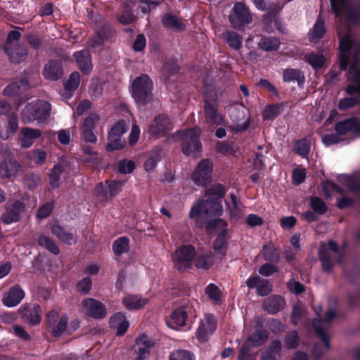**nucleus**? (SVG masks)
<instances>
[{"mask_svg": "<svg viewBox=\"0 0 360 360\" xmlns=\"http://www.w3.org/2000/svg\"><path fill=\"white\" fill-rule=\"evenodd\" d=\"M30 87L28 82L22 79L18 82L11 83L4 90V94L6 96H15L27 90Z\"/></svg>", "mask_w": 360, "mask_h": 360, "instance_id": "72a5a7b5", "label": "nucleus"}, {"mask_svg": "<svg viewBox=\"0 0 360 360\" xmlns=\"http://www.w3.org/2000/svg\"><path fill=\"white\" fill-rule=\"evenodd\" d=\"M172 124L166 115H162L154 119L151 123L149 132L153 136H161L172 129Z\"/></svg>", "mask_w": 360, "mask_h": 360, "instance_id": "412c9836", "label": "nucleus"}, {"mask_svg": "<svg viewBox=\"0 0 360 360\" xmlns=\"http://www.w3.org/2000/svg\"><path fill=\"white\" fill-rule=\"evenodd\" d=\"M153 343L146 335H141L136 340V352L137 353V360H143L149 354L150 348Z\"/></svg>", "mask_w": 360, "mask_h": 360, "instance_id": "bb28decb", "label": "nucleus"}, {"mask_svg": "<svg viewBox=\"0 0 360 360\" xmlns=\"http://www.w3.org/2000/svg\"><path fill=\"white\" fill-rule=\"evenodd\" d=\"M195 255V249L192 245H182L178 248L173 255L175 267L179 270L188 268L192 264Z\"/></svg>", "mask_w": 360, "mask_h": 360, "instance_id": "9d476101", "label": "nucleus"}, {"mask_svg": "<svg viewBox=\"0 0 360 360\" xmlns=\"http://www.w3.org/2000/svg\"><path fill=\"white\" fill-rule=\"evenodd\" d=\"M247 285L250 288H256L257 294L261 296H266L271 291V285L269 281L261 279L259 276L250 278L247 281Z\"/></svg>", "mask_w": 360, "mask_h": 360, "instance_id": "cd10ccee", "label": "nucleus"}, {"mask_svg": "<svg viewBox=\"0 0 360 360\" xmlns=\"http://www.w3.org/2000/svg\"><path fill=\"white\" fill-rule=\"evenodd\" d=\"M162 22L165 25L178 30L184 28V25L179 19L170 15H165L162 19Z\"/></svg>", "mask_w": 360, "mask_h": 360, "instance_id": "6e6d98bb", "label": "nucleus"}, {"mask_svg": "<svg viewBox=\"0 0 360 360\" xmlns=\"http://www.w3.org/2000/svg\"><path fill=\"white\" fill-rule=\"evenodd\" d=\"M226 226V221L221 219H215L209 223V228L210 229H214L220 233V236L215 240L214 248V250L221 255H224L226 250V245L224 239Z\"/></svg>", "mask_w": 360, "mask_h": 360, "instance_id": "a211bd4d", "label": "nucleus"}, {"mask_svg": "<svg viewBox=\"0 0 360 360\" xmlns=\"http://www.w3.org/2000/svg\"><path fill=\"white\" fill-rule=\"evenodd\" d=\"M169 360H193V356L188 351L177 350L170 355Z\"/></svg>", "mask_w": 360, "mask_h": 360, "instance_id": "774afa93", "label": "nucleus"}, {"mask_svg": "<svg viewBox=\"0 0 360 360\" xmlns=\"http://www.w3.org/2000/svg\"><path fill=\"white\" fill-rule=\"evenodd\" d=\"M110 324L117 328V333L119 335H122L129 326V321L126 319L122 313H117L110 319Z\"/></svg>", "mask_w": 360, "mask_h": 360, "instance_id": "c9c22d12", "label": "nucleus"}, {"mask_svg": "<svg viewBox=\"0 0 360 360\" xmlns=\"http://www.w3.org/2000/svg\"><path fill=\"white\" fill-rule=\"evenodd\" d=\"M75 60L84 74H89L92 69L91 56L89 51L84 49L74 53Z\"/></svg>", "mask_w": 360, "mask_h": 360, "instance_id": "c756f323", "label": "nucleus"}, {"mask_svg": "<svg viewBox=\"0 0 360 360\" xmlns=\"http://www.w3.org/2000/svg\"><path fill=\"white\" fill-rule=\"evenodd\" d=\"M51 105L44 101L39 100L26 105L22 112V120L29 124L37 120L39 123L46 121L50 115Z\"/></svg>", "mask_w": 360, "mask_h": 360, "instance_id": "20e7f679", "label": "nucleus"}, {"mask_svg": "<svg viewBox=\"0 0 360 360\" xmlns=\"http://www.w3.org/2000/svg\"><path fill=\"white\" fill-rule=\"evenodd\" d=\"M224 188L221 185L213 186L205 195L191 210L189 216L194 218L200 216L219 215L222 212L221 198L224 195Z\"/></svg>", "mask_w": 360, "mask_h": 360, "instance_id": "f03ea898", "label": "nucleus"}, {"mask_svg": "<svg viewBox=\"0 0 360 360\" xmlns=\"http://www.w3.org/2000/svg\"><path fill=\"white\" fill-rule=\"evenodd\" d=\"M205 293L214 302H219L221 300V292L219 288L213 283L207 286Z\"/></svg>", "mask_w": 360, "mask_h": 360, "instance_id": "864d4df0", "label": "nucleus"}, {"mask_svg": "<svg viewBox=\"0 0 360 360\" xmlns=\"http://www.w3.org/2000/svg\"><path fill=\"white\" fill-rule=\"evenodd\" d=\"M309 143L306 139L299 140L295 143V152L303 158H307L309 152Z\"/></svg>", "mask_w": 360, "mask_h": 360, "instance_id": "13d9d810", "label": "nucleus"}, {"mask_svg": "<svg viewBox=\"0 0 360 360\" xmlns=\"http://www.w3.org/2000/svg\"><path fill=\"white\" fill-rule=\"evenodd\" d=\"M89 94L90 96L94 99H97L102 95V84L98 79H95L92 81L89 86Z\"/></svg>", "mask_w": 360, "mask_h": 360, "instance_id": "4d7b16f0", "label": "nucleus"}, {"mask_svg": "<svg viewBox=\"0 0 360 360\" xmlns=\"http://www.w3.org/2000/svg\"><path fill=\"white\" fill-rule=\"evenodd\" d=\"M62 75V67L59 62L51 61L44 69V77L50 80H57Z\"/></svg>", "mask_w": 360, "mask_h": 360, "instance_id": "f704fd0d", "label": "nucleus"}, {"mask_svg": "<svg viewBox=\"0 0 360 360\" xmlns=\"http://www.w3.org/2000/svg\"><path fill=\"white\" fill-rule=\"evenodd\" d=\"M68 321V319L65 315H63L60 317L57 325L53 328L52 333L53 336H60L65 331Z\"/></svg>", "mask_w": 360, "mask_h": 360, "instance_id": "680f3d73", "label": "nucleus"}, {"mask_svg": "<svg viewBox=\"0 0 360 360\" xmlns=\"http://www.w3.org/2000/svg\"><path fill=\"white\" fill-rule=\"evenodd\" d=\"M263 305L268 312L275 314L283 308L285 301L281 296H273L266 299Z\"/></svg>", "mask_w": 360, "mask_h": 360, "instance_id": "e433bc0d", "label": "nucleus"}, {"mask_svg": "<svg viewBox=\"0 0 360 360\" xmlns=\"http://www.w3.org/2000/svg\"><path fill=\"white\" fill-rule=\"evenodd\" d=\"M222 39L229 44V46L238 50L242 44L243 38L234 32H225L222 34Z\"/></svg>", "mask_w": 360, "mask_h": 360, "instance_id": "58836bf2", "label": "nucleus"}, {"mask_svg": "<svg viewBox=\"0 0 360 360\" xmlns=\"http://www.w3.org/2000/svg\"><path fill=\"white\" fill-rule=\"evenodd\" d=\"M325 33L323 20L319 17L316 23L309 33V38L311 41H315L322 38Z\"/></svg>", "mask_w": 360, "mask_h": 360, "instance_id": "ea45409f", "label": "nucleus"}, {"mask_svg": "<svg viewBox=\"0 0 360 360\" xmlns=\"http://www.w3.org/2000/svg\"><path fill=\"white\" fill-rule=\"evenodd\" d=\"M112 250L115 255H120L129 250V240L123 236L117 238L112 244Z\"/></svg>", "mask_w": 360, "mask_h": 360, "instance_id": "c03bdc74", "label": "nucleus"}, {"mask_svg": "<svg viewBox=\"0 0 360 360\" xmlns=\"http://www.w3.org/2000/svg\"><path fill=\"white\" fill-rule=\"evenodd\" d=\"M24 297V291L18 285H15L4 295L2 300L5 306L13 307L18 304Z\"/></svg>", "mask_w": 360, "mask_h": 360, "instance_id": "b1692460", "label": "nucleus"}, {"mask_svg": "<svg viewBox=\"0 0 360 360\" xmlns=\"http://www.w3.org/2000/svg\"><path fill=\"white\" fill-rule=\"evenodd\" d=\"M127 124L122 120L115 123L108 134V143L106 150L109 152L119 150L125 145V141L122 139V136L126 132Z\"/></svg>", "mask_w": 360, "mask_h": 360, "instance_id": "1a4fd4ad", "label": "nucleus"}, {"mask_svg": "<svg viewBox=\"0 0 360 360\" xmlns=\"http://www.w3.org/2000/svg\"><path fill=\"white\" fill-rule=\"evenodd\" d=\"M80 83V75L78 72H73L69 77V79L65 83V90L62 96L65 98H70L72 93L77 89Z\"/></svg>", "mask_w": 360, "mask_h": 360, "instance_id": "473e14b6", "label": "nucleus"}, {"mask_svg": "<svg viewBox=\"0 0 360 360\" xmlns=\"http://www.w3.org/2000/svg\"><path fill=\"white\" fill-rule=\"evenodd\" d=\"M229 20L236 29H240L252 22V18L246 6L242 3H236L229 15Z\"/></svg>", "mask_w": 360, "mask_h": 360, "instance_id": "9b49d317", "label": "nucleus"}, {"mask_svg": "<svg viewBox=\"0 0 360 360\" xmlns=\"http://www.w3.org/2000/svg\"><path fill=\"white\" fill-rule=\"evenodd\" d=\"M41 135V131L37 129L30 127L22 128L18 136V142L22 148L31 147L34 141L39 138Z\"/></svg>", "mask_w": 360, "mask_h": 360, "instance_id": "5701e85b", "label": "nucleus"}, {"mask_svg": "<svg viewBox=\"0 0 360 360\" xmlns=\"http://www.w3.org/2000/svg\"><path fill=\"white\" fill-rule=\"evenodd\" d=\"M63 171V168L60 165H56L49 174V184L52 188H56L59 186L60 176Z\"/></svg>", "mask_w": 360, "mask_h": 360, "instance_id": "09e8293b", "label": "nucleus"}, {"mask_svg": "<svg viewBox=\"0 0 360 360\" xmlns=\"http://www.w3.org/2000/svg\"><path fill=\"white\" fill-rule=\"evenodd\" d=\"M262 254L266 260L276 262L278 260V253L274 245L267 244L264 245Z\"/></svg>", "mask_w": 360, "mask_h": 360, "instance_id": "3c124183", "label": "nucleus"}, {"mask_svg": "<svg viewBox=\"0 0 360 360\" xmlns=\"http://www.w3.org/2000/svg\"><path fill=\"white\" fill-rule=\"evenodd\" d=\"M91 279L89 277H85L77 283V288L79 292L87 294L91 289Z\"/></svg>", "mask_w": 360, "mask_h": 360, "instance_id": "338daca9", "label": "nucleus"}, {"mask_svg": "<svg viewBox=\"0 0 360 360\" xmlns=\"http://www.w3.org/2000/svg\"><path fill=\"white\" fill-rule=\"evenodd\" d=\"M281 107L278 105H271L266 107L263 111L262 115L264 120H272L281 113Z\"/></svg>", "mask_w": 360, "mask_h": 360, "instance_id": "bf43d9fd", "label": "nucleus"}, {"mask_svg": "<svg viewBox=\"0 0 360 360\" xmlns=\"http://www.w3.org/2000/svg\"><path fill=\"white\" fill-rule=\"evenodd\" d=\"M135 164L132 160H123L118 163L117 169L120 173L129 174L133 172Z\"/></svg>", "mask_w": 360, "mask_h": 360, "instance_id": "e2e57ef3", "label": "nucleus"}, {"mask_svg": "<svg viewBox=\"0 0 360 360\" xmlns=\"http://www.w3.org/2000/svg\"><path fill=\"white\" fill-rule=\"evenodd\" d=\"M305 59L315 70L323 68L326 63V57L321 53H309L305 56Z\"/></svg>", "mask_w": 360, "mask_h": 360, "instance_id": "79ce46f5", "label": "nucleus"}, {"mask_svg": "<svg viewBox=\"0 0 360 360\" xmlns=\"http://www.w3.org/2000/svg\"><path fill=\"white\" fill-rule=\"evenodd\" d=\"M213 264V259L211 255H198L195 260V266L199 269H209Z\"/></svg>", "mask_w": 360, "mask_h": 360, "instance_id": "5fc2aeb1", "label": "nucleus"}, {"mask_svg": "<svg viewBox=\"0 0 360 360\" xmlns=\"http://www.w3.org/2000/svg\"><path fill=\"white\" fill-rule=\"evenodd\" d=\"M200 134L201 129L198 127L177 132V136L182 140V151L184 154L195 155L200 151L201 143L198 140Z\"/></svg>", "mask_w": 360, "mask_h": 360, "instance_id": "423d86ee", "label": "nucleus"}, {"mask_svg": "<svg viewBox=\"0 0 360 360\" xmlns=\"http://www.w3.org/2000/svg\"><path fill=\"white\" fill-rule=\"evenodd\" d=\"M338 181L340 183L348 188V189L354 191H356L359 185V182L354 176L346 174L339 175Z\"/></svg>", "mask_w": 360, "mask_h": 360, "instance_id": "603ef678", "label": "nucleus"}, {"mask_svg": "<svg viewBox=\"0 0 360 360\" xmlns=\"http://www.w3.org/2000/svg\"><path fill=\"white\" fill-rule=\"evenodd\" d=\"M340 37V67L342 69L349 68L347 79L350 82L347 86V91L351 96L341 99L339 102V108L341 110H346L353 106L357 101L352 96L360 94V63L356 57L350 60L349 54L352 52L360 51V44L357 41L350 31L343 32L338 30Z\"/></svg>", "mask_w": 360, "mask_h": 360, "instance_id": "f257e3e1", "label": "nucleus"}, {"mask_svg": "<svg viewBox=\"0 0 360 360\" xmlns=\"http://www.w3.org/2000/svg\"><path fill=\"white\" fill-rule=\"evenodd\" d=\"M131 94L139 108L149 103L153 99V82L146 75L136 77L131 84Z\"/></svg>", "mask_w": 360, "mask_h": 360, "instance_id": "7ed1b4c3", "label": "nucleus"}, {"mask_svg": "<svg viewBox=\"0 0 360 360\" xmlns=\"http://www.w3.org/2000/svg\"><path fill=\"white\" fill-rule=\"evenodd\" d=\"M212 162L208 159L202 160L192 174V180L198 186H206L210 181Z\"/></svg>", "mask_w": 360, "mask_h": 360, "instance_id": "ddd939ff", "label": "nucleus"}, {"mask_svg": "<svg viewBox=\"0 0 360 360\" xmlns=\"http://www.w3.org/2000/svg\"><path fill=\"white\" fill-rule=\"evenodd\" d=\"M280 45V41L278 38L271 37H264L261 39L258 46L262 49L269 51L277 50Z\"/></svg>", "mask_w": 360, "mask_h": 360, "instance_id": "37998d69", "label": "nucleus"}, {"mask_svg": "<svg viewBox=\"0 0 360 360\" xmlns=\"http://www.w3.org/2000/svg\"><path fill=\"white\" fill-rule=\"evenodd\" d=\"M335 316V312L333 309H329L326 314V317L324 321L321 319L320 318L316 319L314 320L312 325L314 328L316 333L321 337L323 341V347L324 349H329V343L328 340L327 335L324 333L323 326L332 320ZM322 347V345H316L314 347V354L316 356H320L321 352H319V347Z\"/></svg>", "mask_w": 360, "mask_h": 360, "instance_id": "2eb2a0df", "label": "nucleus"}, {"mask_svg": "<svg viewBox=\"0 0 360 360\" xmlns=\"http://www.w3.org/2000/svg\"><path fill=\"white\" fill-rule=\"evenodd\" d=\"M51 232L64 243L71 245L77 241V237L74 233L68 231L57 224L52 225Z\"/></svg>", "mask_w": 360, "mask_h": 360, "instance_id": "7c9ffc66", "label": "nucleus"}, {"mask_svg": "<svg viewBox=\"0 0 360 360\" xmlns=\"http://www.w3.org/2000/svg\"><path fill=\"white\" fill-rule=\"evenodd\" d=\"M342 252L337 245L330 240L328 244L322 243L319 250V257L325 271H328L335 263L340 262Z\"/></svg>", "mask_w": 360, "mask_h": 360, "instance_id": "6e6552de", "label": "nucleus"}, {"mask_svg": "<svg viewBox=\"0 0 360 360\" xmlns=\"http://www.w3.org/2000/svg\"><path fill=\"white\" fill-rule=\"evenodd\" d=\"M281 348V342H274L269 349L262 354V360H276V356L278 355Z\"/></svg>", "mask_w": 360, "mask_h": 360, "instance_id": "8fccbe9b", "label": "nucleus"}, {"mask_svg": "<svg viewBox=\"0 0 360 360\" xmlns=\"http://www.w3.org/2000/svg\"><path fill=\"white\" fill-rule=\"evenodd\" d=\"M107 187L105 193H103V184H98L96 188V191L98 194H101L103 198H107V192H108L110 197L116 195L122 189V187L124 184V181H106Z\"/></svg>", "mask_w": 360, "mask_h": 360, "instance_id": "a878e982", "label": "nucleus"}, {"mask_svg": "<svg viewBox=\"0 0 360 360\" xmlns=\"http://www.w3.org/2000/svg\"><path fill=\"white\" fill-rule=\"evenodd\" d=\"M219 105L215 98H210L206 96L204 104L205 119L206 122L213 124L219 125L224 122V117L219 112Z\"/></svg>", "mask_w": 360, "mask_h": 360, "instance_id": "f8f14e48", "label": "nucleus"}, {"mask_svg": "<svg viewBox=\"0 0 360 360\" xmlns=\"http://www.w3.org/2000/svg\"><path fill=\"white\" fill-rule=\"evenodd\" d=\"M18 127V117L15 115L10 117L6 131L0 130V136L2 139L6 140L11 135L14 134Z\"/></svg>", "mask_w": 360, "mask_h": 360, "instance_id": "a18cd8bd", "label": "nucleus"}, {"mask_svg": "<svg viewBox=\"0 0 360 360\" xmlns=\"http://www.w3.org/2000/svg\"><path fill=\"white\" fill-rule=\"evenodd\" d=\"M41 309L39 305H34L27 317L32 324H38L41 321Z\"/></svg>", "mask_w": 360, "mask_h": 360, "instance_id": "69168bd1", "label": "nucleus"}, {"mask_svg": "<svg viewBox=\"0 0 360 360\" xmlns=\"http://www.w3.org/2000/svg\"><path fill=\"white\" fill-rule=\"evenodd\" d=\"M81 307L83 312L88 316L102 319L106 315L104 304L94 298L84 299L81 303Z\"/></svg>", "mask_w": 360, "mask_h": 360, "instance_id": "f3484780", "label": "nucleus"}, {"mask_svg": "<svg viewBox=\"0 0 360 360\" xmlns=\"http://www.w3.org/2000/svg\"><path fill=\"white\" fill-rule=\"evenodd\" d=\"M283 77L286 82L297 81L299 85L304 81V76L298 69H285L283 71Z\"/></svg>", "mask_w": 360, "mask_h": 360, "instance_id": "a19ab883", "label": "nucleus"}, {"mask_svg": "<svg viewBox=\"0 0 360 360\" xmlns=\"http://www.w3.org/2000/svg\"><path fill=\"white\" fill-rule=\"evenodd\" d=\"M100 120V117L96 113H91L87 116L80 127L82 138L87 142L95 143L97 141L96 136L93 129Z\"/></svg>", "mask_w": 360, "mask_h": 360, "instance_id": "aec40b11", "label": "nucleus"}, {"mask_svg": "<svg viewBox=\"0 0 360 360\" xmlns=\"http://www.w3.org/2000/svg\"><path fill=\"white\" fill-rule=\"evenodd\" d=\"M38 243L54 255H58L60 252L59 248L56 243L51 238L45 236H40L39 237Z\"/></svg>", "mask_w": 360, "mask_h": 360, "instance_id": "de8ad7c7", "label": "nucleus"}, {"mask_svg": "<svg viewBox=\"0 0 360 360\" xmlns=\"http://www.w3.org/2000/svg\"><path fill=\"white\" fill-rule=\"evenodd\" d=\"M189 307L179 308L173 311L168 322V326L174 329L183 326L186 323Z\"/></svg>", "mask_w": 360, "mask_h": 360, "instance_id": "c85d7f7f", "label": "nucleus"}, {"mask_svg": "<svg viewBox=\"0 0 360 360\" xmlns=\"http://www.w3.org/2000/svg\"><path fill=\"white\" fill-rule=\"evenodd\" d=\"M311 207L316 212L322 214L326 212V206L323 201L319 198L311 199Z\"/></svg>", "mask_w": 360, "mask_h": 360, "instance_id": "0e129e2a", "label": "nucleus"}, {"mask_svg": "<svg viewBox=\"0 0 360 360\" xmlns=\"http://www.w3.org/2000/svg\"><path fill=\"white\" fill-rule=\"evenodd\" d=\"M335 130L338 135H346L354 139L360 134V120L350 118L337 123Z\"/></svg>", "mask_w": 360, "mask_h": 360, "instance_id": "6ab92c4d", "label": "nucleus"}, {"mask_svg": "<svg viewBox=\"0 0 360 360\" xmlns=\"http://www.w3.org/2000/svg\"><path fill=\"white\" fill-rule=\"evenodd\" d=\"M30 159L35 163L41 165L44 163L46 158V153L41 149H35L30 151Z\"/></svg>", "mask_w": 360, "mask_h": 360, "instance_id": "052dcab7", "label": "nucleus"}, {"mask_svg": "<svg viewBox=\"0 0 360 360\" xmlns=\"http://www.w3.org/2000/svg\"><path fill=\"white\" fill-rule=\"evenodd\" d=\"M122 303L127 309H139L148 303V299L140 295H127L123 297Z\"/></svg>", "mask_w": 360, "mask_h": 360, "instance_id": "2f4dec72", "label": "nucleus"}, {"mask_svg": "<svg viewBox=\"0 0 360 360\" xmlns=\"http://www.w3.org/2000/svg\"><path fill=\"white\" fill-rule=\"evenodd\" d=\"M330 4L337 23L341 22L342 18L354 23L360 22V7L355 11L352 10L348 0H330Z\"/></svg>", "mask_w": 360, "mask_h": 360, "instance_id": "0eeeda50", "label": "nucleus"}, {"mask_svg": "<svg viewBox=\"0 0 360 360\" xmlns=\"http://www.w3.org/2000/svg\"><path fill=\"white\" fill-rule=\"evenodd\" d=\"M231 120L229 128L233 132L245 131L250 124V116L246 107L241 103L230 105L226 108Z\"/></svg>", "mask_w": 360, "mask_h": 360, "instance_id": "39448f33", "label": "nucleus"}, {"mask_svg": "<svg viewBox=\"0 0 360 360\" xmlns=\"http://www.w3.org/2000/svg\"><path fill=\"white\" fill-rule=\"evenodd\" d=\"M226 206L231 220L238 221L243 218L244 207L238 201L237 197L234 194L231 193L230 195V200L226 202Z\"/></svg>", "mask_w": 360, "mask_h": 360, "instance_id": "393cba45", "label": "nucleus"}, {"mask_svg": "<svg viewBox=\"0 0 360 360\" xmlns=\"http://www.w3.org/2000/svg\"><path fill=\"white\" fill-rule=\"evenodd\" d=\"M25 204L18 200L8 201L6 204V212L2 214L1 219L6 224L17 222L20 219V214L25 210Z\"/></svg>", "mask_w": 360, "mask_h": 360, "instance_id": "4468645a", "label": "nucleus"}, {"mask_svg": "<svg viewBox=\"0 0 360 360\" xmlns=\"http://www.w3.org/2000/svg\"><path fill=\"white\" fill-rule=\"evenodd\" d=\"M21 170L20 165L12 159L5 160L0 164V179L15 178Z\"/></svg>", "mask_w": 360, "mask_h": 360, "instance_id": "4be33fe9", "label": "nucleus"}, {"mask_svg": "<svg viewBox=\"0 0 360 360\" xmlns=\"http://www.w3.org/2000/svg\"><path fill=\"white\" fill-rule=\"evenodd\" d=\"M217 328V319L212 314H205L201 319L196 332V338L200 342H205Z\"/></svg>", "mask_w": 360, "mask_h": 360, "instance_id": "dca6fc26", "label": "nucleus"}, {"mask_svg": "<svg viewBox=\"0 0 360 360\" xmlns=\"http://www.w3.org/2000/svg\"><path fill=\"white\" fill-rule=\"evenodd\" d=\"M266 338L267 332L266 330H259L251 335L245 344H248L249 347H258L265 341Z\"/></svg>", "mask_w": 360, "mask_h": 360, "instance_id": "49530a36", "label": "nucleus"}, {"mask_svg": "<svg viewBox=\"0 0 360 360\" xmlns=\"http://www.w3.org/2000/svg\"><path fill=\"white\" fill-rule=\"evenodd\" d=\"M5 51L9 56V58L13 63H20L27 55L26 50L21 46H5Z\"/></svg>", "mask_w": 360, "mask_h": 360, "instance_id": "4c0bfd02", "label": "nucleus"}]
</instances>
